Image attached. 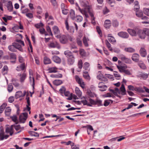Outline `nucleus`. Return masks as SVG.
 Segmentation results:
<instances>
[{
  "label": "nucleus",
  "instance_id": "052dcab7",
  "mask_svg": "<svg viewBox=\"0 0 149 149\" xmlns=\"http://www.w3.org/2000/svg\"><path fill=\"white\" fill-rule=\"evenodd\" d=\"M83 42L86 47H88V44L87 42V39L86 37H84L83 39Z\"/></svg>",
  "mask_w": 149,
  "mask_h": 149
},
{
  "label": "nucleus",
  "instance_id": "13d9d810",
  "mask_svg": "<svg viewBox=\"0 0 149 149\" xmlns=\"http://www.w3.org/2000/svg\"><path fill=\"white\" fill-rule=\"evenodd\" d=\"M50 2L53 6L55 7H57V3L56 0H50Z\"/></svg>",
  "mask_w": 149,
  "mask_h": 149
},
{
  "label": "nucleus",
  "instance_id": "7c9ffc66",
  "mask_svg": "<svg viewBox=\"0 0 149 149\" xmlns=\"http://www.w3.org/2000/svg\"><path fill=\"white\" fill-rule=\"evenodd\" d=\"M11 109L9 107L6 108L5 111V115L6 116H8L10 114Z\"/></svg>",
  "mask_w": 149,
  "mask_h": 149
},
{
  "label": "nucleus",
  "instance_id": "f03ea898",
  "mask_svg": "<svg viewBox=\"0 0 149 149\" xmlns=\"http://www.w3.org/2000/svg\"><path fill=\"white\" fill-rule=\"evenodd\" d=\"M74 79L76 82L82 88H84L85 86L84 83L82 78H80L78 75H76L74 76Z\"/></svg>",
  "mask_w": 149,
  "mask_h": 149
},
{
  "label": "nucleus",
  "instance_id": "de8ad7c7",
  "mask_svg": "<svg viewBox=\"0 0 149 149\" xmlns=\"http://www.w3.org/2000/svg\"><path fill=\"white\" fill-rule=\"evenodd\" d=\"M84 100H81L82 103L84 105H87L88 106L91 107L92 105L89 103H88L87 101L85 99Z\"/></svg>",
  "mask_w": 149,
  "mask_h": 149
},
{
  "label": "nucleus",
  "instance_id": "680f3d73",
  "mask_svg": "<svg viewBox=\"0 0 149 149\" xmlns=\"http://www.w3.org/2000/svg\"><path fill=\"white\" fill-rule=\"evenodd\" d=\"M46 30L47 32L49 33V35L52 36L53 34L49 26H46Z\"/></svg>",
  "mask_w": 149,
  "mask_h": 149
},
{
  "label": "nucleus",
  "instance_id": "0eeeda50",
  "mask_svg": "<svg viewBox=\"0 0 149 149\" xmlns=\"http://www.w3.org/2000/svg\"><path fill=\"white\" fill-rule=\"evenodd\" d=\"M136 15L137 17L141 18L142 19H146L148 17L146 16H143V12L141 10H139L136 12Z\"/></svg>",
  "mask_w": 149,
  "mask_h": 149
},
{
  "label": "nucleus",
  "instance_id": "09e8293b",
  "mask_svg": "<svg viewBox=\"0 0 149 149\" xmlns=\"http://www.w3.org/2000/svg\"><path fill=\"white\" fill-rule=\"evenodd\" d=\"M105 42L106 45L109 50L111 51H112V49L111 47V45L108 42L107 40H105Z\"/></svg>",
  "mask_w": 149,
  "mask_h": 149
},
{
  "label": "nucleus",
  "instance_id": "338daca9",
  "mask_svg": "<svg viewBox=\"0 0 149 149\" xmlns=\"http://www.w3.org/2000/svg\"><path fill=\"white\" fill-rule=\"evenodd\" d=\"M143 11L144 14L149 16V8H144L143 9Z\"/></svg>",
  "mask_w": 149,
  "mask_h": 149
},
{
  "label": "nucleus",
  "instance_id": "774afa93",
  "mask_svg": "<svg viewBox=\"0 0 149 149\" xmlns=\"http://www.w3.org/2000/svg\"><path fill=\"white\" fill-rule=\"evenodd\" d=\"M144 31L145 33V35L149 37V29L147 28H144Z\"/></svg>",
  "mask_w": 149,
  "mask_h": 149
},
{
  "label": "nucleus",
  "instance_id": "a878e982",
  "mask_svg": "<svg viewBox=\"0 0 149 149\" xmlns=\"http://www.w3.org/2000/svg\"><path fill=\"white\" fill-rule=\"evenodd\" d=\"M53 31L55 34H58L60 33V31L58 27L56 26H54L53 27Z\"/></svg>",
  "mask_w": 149,
  "mask_h": 149
},
{
  "label": "nucleus",
  "instance_id": "c9c22d12",
  "mask_svg": "<svg viewBox=\"0 0 149 149\" xmlns=\"http://www.w3.org/2000/svg\"><path fill=\"white\" fill-rule=\"evenodd\" d=\"M124 50L125 52L129 53H132L134 52L135 51V49H134L131 47L125 48L124 49Z\"/></svg>",
  "mask_w": 149,
  "mask_h": 149
},
{
  "label": "nucleus",
  "instance_id": "aec40b11",
  "mask_svg": "<svg viewBox=\"0 0 149 149\" xmlns=\"http://www.w3.org/2000/svg\"><path fill=\"white\" fill-rule=\"evenodd\" d=\"M111 22L110 20L106 19L105 21L104 26L106 29L109 28L111 26Z\"/></svg>",
  "mask_w": 149,
  "mask_h": 149
},
{
  "label": "nucleus",
  "instance_id": "423d86ee",
  "mask_svg": "<svg viewBox=\"0 0 149 149\" xmlns=\"http://www.w3.org/2000/svg\"><path fill=\"white\" fill-rule=\"evenodd\" d=\"M80 2L81 6L86 8L87 9L91 8L88 2L86 0H80Z\"/></svg>",
  "mask_w": 149,
  "mask_h": 149
},
{
  "label": "nucleus",
  "instance_id": "6e6552de",
  "mask_svg": "<svg viewBox=\"0 0 149 149\" xmlns=\"http://www.w3.org/2000/svg\"><path fill=\"white\" fill-rule=\"evenodd\" d=\"M98 87L100 88L99 90L102 91H106L107 88L104 83L102 82H100L99 83Z\"/></svg>",
  "mask_w": 149,
  "mask_h": 149
},
{
  "label": "nucleus",
  "instance_id": "f257e3e1",
  "mask_svg": "<svg viewBox=\"0 0 149 149\" xmlns=\"http://www.w3.org/2000/svg\"><path fill=\"white\" fill-rule=\"evenodd\" d=\"M65 54L68 58V63L69 65H72L75 61V58L72 54V52L69 51H66L64 52Z\"/></svg>",
  "mask_w": 149,
  "mask_h": 149
},
{
  "label": "nucleus",
  "instance_id": "473e14b6",
  "mask_svg": "<svg viewBox=\"0 0 149 149\" xmlns=\"http://www.w3.org/2000/svg\"><path fill=\"white\" fill-rule=\"evenodd\" d=\"M14 44L16 49H18L20 51H22V49L21 47V45L17 42L14 43Z\"/></svg>",
  "mask_w": 149,
  "mask_h": 149
},
{
  "label": "nucleus",
  "instance_id": "a211bd4d",
  "mask_svg": "<svg viewBox=\"0 0 149 149\" xmlns=\"http://www.w3.org/2000/svg\"><path fill=\"white\" fill-rule=\"evenodd\" d=\"M25 69V63H24L21 64L19 66H17L16 70L18 71H20L21 70H24Z\"/></svg>",
  "mask_w": 149,
  "mask_h": 149
},
{
  "label": "nucleus",
  "instance_id": "4d7b16f0",
  "mask_svg": "<svg viewBox=\"0 0 149 149\" xmlns=\"http://www.w3.org/2000/svg\"><path fill=\"white\" fill-rule=\"evenodd\" d=\"M43 26V23L42 22L36 24L35 25V26L38 29L40 28Z\"/></svg>",
  "mask_w": 149,
  "mask_h": 149
},
{
  "label": "nucleus",
  "instance_id": "a19ab883",
  "mask_svg": "<svg viewBox=\"0 0 149 149\" xmlns=\"http://www.w3.org/2000/svg\"><path fill=\"white\" fill-rule=\"evenodd\" d=\"M12 17L11 16H5L3 17L2 19L5 22H7L8 20H10L12 19Z\"/></svg>",
  "mask_w": 149,
  "mask_h": 149
},
{
  "label": "nucleus",
  "instance_id": "37998d69",
  "mask_svg": "<svg viewBox=\"0 0 149 149\" xmlns=\"http://www.w3.org/2000/svg\"><path fill=\"white\" fill-rule=\"evenodd\" d=\"M29 80L30 82L31 83H32V85L33 88L35 85V79L34 78L33 76L31 77V76H30Z\"/></svg>",
  "mask_w": 149,
  "mask_h": 149
},
{
  "label": "nucleus",
  "instance_id": "39448f33",
  "mask_svg": "<svg viewBox=\"0 0 149 149\" xmlns=\"http://www.w3.org/2000/svg\"><path fill=\"white\" fill-rule=\"evenodd\" d=\"M49 47L50 48H57L58 49L60 48L59 44L56 41H53L51 42L48 45Z\"/></svg>",
  "mask_w": 149,
  "mask_h": 149
},
{
  "label": "nucleus",
  "instance_id": "6e6d98bb",
  "mask_svg": "<svg viewBox=\"0 0 149 149\" xmlns=\"http://www.w3.org/2000/svg\"><path fill=\"white\" fill-rule=\"evenodd\" d=\"M13 89V87L11 84H9L8 85V90L9 92L10 93L12 92Z\"/></svg>",
  "mask_w": 149,
  "mask_h": 149
},
{
  "label": "nucleus",
  "instance_id": "5fc2aeb1",
  "mask_svg": "<svg viewBox=\"0 0 149 149\" xmlns=\"http://www.w3.org/2000/svg\"><path fill=\"white\" fill-rule=\"evenodd\" d=\"M88 12L90 16L91 17L92 19L93 18L94 19V15L93 13V11L91 10V8L88 9Z\"/></svg>",
  "mask_w": 149,
  "mask_h": 149
},
{
  "label": "nucleus",
  "instance_id": "864d4df0",
  "mask_svg": "<svg viewBox=\"0 0 149 149\" xmlns=\"http://www.w3.org/2000/svg\"><path fill=\"white\" fill-rule=\"evenodd\" d=\"M112 24L114 26L116 27L118 26L119 23L117 20L113 19L112 20Z\"/></svg>",
  "mask_w": 149,
  "mask_h": 149
},
{
  "label": "nucleus",
  "instance_id": "bf43d9fd",
  "mask_svg": "<svg viewBox=\"0 0 149 149\" xmlns=\"http://www.w3.org/2000/svg\"><path fill=\"white\" fill-rule=\"evenodd\" d=\"M37 13L38 14H40L42 12V10L41 7L38 6L37 7Z\"/></svg>",
  "mask_w": 149,
  "mask_h": 149
},
{
  "label": "nucleus",
  "instance_id": "cd10ccee",
  "mask_svg": "<svg viewBox=\"0 0 149 149\" xmlns=\"http://www.w3.org/2000/svg\"><path fill=\"white\" fill-rule=\"evenodd\" d=\"M10 58L11 59L13 60V61H11V62L12 63H15V62L16 58V56L15 54L14 53H12L10 54Z\"/></svg>",
  "mask_w": 149,
  "mask_h": 149
},
{
  "label": "nucleus",
  "instance_id": "20e7f679",
  "mask_svg": "<svg viewBox=\"0 0 149 149\" xmlns=\"http://www.w3.org/2000/svg\"><path fill=\"white\" fill-rule=\"evenodd\" d=\"M56 37L58 38H59L60 42L62 44H65L67 42V38L66 36L65 35H62L61 36L58 35Z\"/></svg>",
  "mask_w": 149,
  "mask_h": 149
},
{
  "label": "nucleus",
  "instance_id": "69168bd1",
  "mask_svg": "<svg viewBox=\"0 0 149 149\" xmlns=\"http://www.w3.org/2000/svg\"><path fill=\"white\" fill-rule=\"evenodd\" d=\"M66 91L65 88L64 86H63L62 87L59 89V92L62 94L64 93L65 91Z\"/></svg>",
  "mask_w": 149,
  "mask_h": 149
},
{
  "label": "nucleus",
  "instance_id": "c85d7f7f",
  "mask_svg": "<svg viewBox=\"0 0 149 149\" xmlns=\"http://www.w3.org/2000/svg\"><path fill=\"white\" fill-rule=\"evenodd\" d=\"M44 63L45 64H48L51 63V61L49 58L45 57L44 58Z\"/></svg>",
  "mask_w": 149,
  "mask_h": 149
},
{
  "label": "nucleus",
  "instance_id": "58836bf2",
  "mask_svg": "<svg viewBox=\"0 0 149 149\" xmlns=\"http://www.w3.org/2000/svg\"><path fill=\"white\" fill-rule=\"evenodd\" d=\"M29 134L31 136L38 137L39 136V134L37 132L33 131H30L29 132Z\"/></svg>",
  "mask_w": 149,
  "mask_h": 149
},
{
  "label": "nucleus",
  "instance_id": "0e129e2a",
  "mask_svg": "<svg viewBox=\"0 0 149 149\" xmlns=\"http://www.w3.org/2000/svg\"><path fill=\"white\" fill-rule=\"evenodd\" d=\"M82 62L81 60H79L78 63V66L80 70L81 69L82 67Z\"/></svg>",
  "mask_w": 149,
  "mask_h": 149
},
{
  "label": "nucleus",
  "instance_id": "bb28decb",
  "mask_svg": "<svg viewBox=\"0 0 149 149\" xmlns=\"http://www.w3.org/2000/svg\"><path fill=\"white\" fill-rule=\"evenodd\" d=\"M138 65L142 69H146V66L144 63L142 61H139L138 63Z\"/></svg>",
  "mask_w": 149,
  "mask_h": 149
},
{
  "label": "nucleus",
  "instance_id": "c756f323",
  "mask_svg": "<svg viewBox=\"0 0 149 149\" xmlns=\"http://www.w3.org/2000/svg\"><path fill=\"white\" fill-rule=\"evenodd\" d=\"M120 90L121 92V93L122 95H124L126 94V90L125 86L123 84L121 85V86L120 88Z\"/></svg>",
  "mask_w": 149,
  "mask_h": 149
},
{
  "label": "nucleus",
  "instance_id": "5701e85b",
  "mask_svg": "<svg viewBox=\"0 0 149 149\" xmlns=\"http://www.w3.org/2000/svg\"><path fill=\"white\" fill-rule=\"evenodd\" d=\"M140 54L143 57H145L147 53L146 50L143 48H141L140 50Z\"/></svg>",
  "mask_w": 149,
  "mask_h": 149
},
{
  "label": "nucleus",
  "instance_id": "2f4dec72",
  "mask_svg": "<svg viewBox=\"0 0 149 149\" xmlns=\"http://www.w3.org/2000/svg\"><path fill=\"white\" fill-rule=\"evenodd\" d=\"M13 125H14V127L15 128V130L16 131H17L20 129H21V130L18 132V133H19L22 130H23L24 129V127H21L20 125H15V124Z\"/></svg>",
  "mask_w": 149,
  "mask_h": 149
},
{
  "label": "nucleus",
  "instance_id": "72a5a7b5",
  "mask_svg": "<svg viewBox=\"0 0 149 149\" xmlns=\"http://www.w3.org/2000/svg\"><path fill=\"white\" fill-rule=\"evenodd\" d=\"M8 49L9 50L13 52H15L16 51V49L14 45V43H13L12 45H10L8 46Z\"/></svg>",
  "mask_w": 149,
  "mask_h": 149
},
{
  "label": "nucleus",
  "instance_id": "2eb2a0df",
  "mask_svg": "<svg viewBox=\"0 0 149 149\" xmlns=\"http://www.w3.org/2000/svg\"><path fill=\"white\" fill-rule=\"evenodd\" d=\"M138 29H135V30L128 29L127 31L130 35L132 36H136L137 35V33Z\"/></svg>",
  "mask_w": 149,
  "mask_h": 149
},
{
  "label": "nucleus",
  "instance_id": "e2e57ef3",
  "mask_svg": "<svg viewBox=\"0 0 149 149\" xmlns=\"http://www.w3.org/2000/svg\"><path fill=\"white\" fill-rule=\"evenodd\" d=\"M90 65L89 63L85 62L84 63V68L86 70H87L89 66Z\"/></svg>",
  "mask_w": 149,
  "mask_h": 149
},
{
  "label": "nucleus",
  "instance_id": "a18cd8bd",
  "mask_svg": "<svg viewBox=\"0 0 149 149\" xmlns=\"http://www.w3.org/2000/svg\"><path fill=\"white\" fill-rule=\"evenodd\" d=\"M95 105H96L99 107L102 106L103 104H102V101L99 99H97L95 101Z\"/></svg>",
  "mask_w": 149,
  "mask_h": 149
},
{
  "label": "nucleus",
  "instance_id": "f704fd0d",
  "mask_svg": "<svg viewBox=\"0 0 149 149\" xmlns=\"http://www.w3.org/2000/svg\"><path fill=\"white\" fill-rule=\"evenodd\" d=\"M70 17L73 20H75V15L74 11L73 10H71L70 11Z\"/></svg>",
  "mask_w": 149,
  "mask_h": 149
},
{
  "label": "nucleus",
  "instance_id": "f3484780",
  "mask_svg": "<svg viewBox=\"0 0 149 149\" xmlns=\"http://www.w3.org/2000/svg\"><path fill=\"white\" fill-rule=\"evenodd\" d=\"M76 8L77 10H79L81 13L83 15H84L86 17H88V15L87 13V12L84 9H81L79 6L77 7H76Z\"/></svg>",
  "mask_w": 149,
  "mask_h": 149
},
{
  "label": "nucleus",
  "instance_id": "ea45409f",
  "mask_svg": "<svg viewBox=\"0 0 149 149\" xmlns=\"http://www.w3.org/2000/svg\"><path fill=\"white\" fill-rule=\"evenodd\" d=\"M62 83V81L61 80H54L53 82L54 84L56 86L59 85L61 84Z\"/></svg>",
  "mask_w": 149,
  "mask_h": 149
},
{
  "label": "nucleus",
  "instance_id": "c03bdc74",
  "mask_svg": "<svg viewBox=\"0 0 149 149\" xmlns=\"http://www.w3.org/2000/svg\"><path fill=\"white\" fill-rule=\"evenodd\" d=\"M83 19V17L79 15H77L75 19V20L78 22H81Z\"/></svg>",
  "mask_w": 149,
  "mask_h": 149
},
{
  "label": "nucleus",
  "instance_id": "8fccbe9b",
  "mask_svg": "<svg viewBox=\"0 0 149 149\" xmlns=\"http://www.w3.org/2000/svg\"><path fill=\"white\" fill-rule=\"evenodd\" d=\"M12 81L13 84L15 86L17 87L19 86V84L17 81V79H12Z\"/></svg>",
  "mask_w": 149,
  "mask_h": 149
},
{
  "label": "nucleus",
  "instance_id": "49530a36",
  "mask_svg": "<svg viewBox=\"0 0 149 149\" xmlns=\"http://www.w3.org/2000/svg\"><path fill=\"white\" fill-rule=\"evenodd\" d=\"M108 37H111L110 38H109L108 39L109 41L110 42H111L112 43H114L116 42V40L112 36H109V35H108Z\"/></svg>",
  "mask_w": 149,
  "mask_h": 149
},
{
  "label": "nucleus",
  "instance_id": "e433bc0d",
  "mask_svg": "<svg viewBox=\"0 0 149 149\" xmlns=\"http://www.w3.org/2000/svg\"><path fill=\"white\" fill-rule=\"evenodd\" d=\"M83 76L86 79L89 80L90 79V77L88 74L87 72H84Z\"/></svg>",
  "mask_w": 149,
  "mask_h": 149
},
{
  "label": "nucleus",
  "instance_id": "dca6fc26",
  "mask_svg": "<svg viewBox=\"0 0 149 149\" xmlns=\"http://www.w3.org/2000/svg\"><path fill=\"white\" fill-rule=\"evenodd\" d=\"M18 75L20 77L19 80L21 83H23L27 75L26 73L24 72L22 74H19Z\"/></svg>",
  "mask_w": 149,
  "mask_h": 149
},
{
  "label": "nucleus",
  "instance_id": "b1692460",
  "mask_svg": "<svg viewBox=\"0 0 149 149\" xmlns=\"http://www.w3.org/2000/svg\"><path fill=\"white\" fill-rule=\"evenodd\" d=\"M75 92L76 94L79 97H81L82 92L78 87L75 88Z\"/></svg>",
  "mask_w": 149,
  "mask_h": 149
},
{
  "label": "nucleus",
  "instance_id": "393cba45",
  "mask_svg": "<svg viewBox=\"0 0 149 149\" xmlns=\"http://www.w3.org/2000/svg\"><path fill=\"white\" fill-rule=\"evenodd\" d=\"M97 79L103 81V79H104V77H103V74L101 73V72L100 71H99L97 73Z\"/></svg>",
  "mask_w": 149,
  "mask_h": 149
},
{
  "label": "nucleus",
  "instance_id": "9d476101",
  "mask_svg": "<svg viewBox=\"0 0 149 149\" xmlns=\"http://www.w3.org/2000/svg\"><path fill=\"white\" fill-rule=\"evenodd\" d=\"M26 93V92L25 91H24L23 93L21 91H19L17 92L15 95V98L17 99L20 97H23L25 96Z\"/></svg>",
  "mask_w": 149,
  "mask_h": 149
},
{
  "label": "nucleus",
  "instance_id": "f8f14e48",
  "mask_svg": "<svg viewBox=\"0 0 149 149\" xmlns=\"http://www.w3.org/2000/svg\"><path fill=\"white\" fill-rule=\"evenodd\" d=\"M118 35L120 37L125 39H126L128 38L129 34L126 32L121 31L118 33Z\"/></svg>",
  "mask_w": 149,
  "mask_h": 149
},
{
  "label": "nucleus",
  "instance_id": "4be33fe9",
  "mask_svg": "<svg viewBox=\"0 0 149 149\" xmlns=\"http://www.w3.org/2000/svg\"><path fill=\"white\" fill-rule=\"evenodd\" d=\"M139 55L137 54H133L132 57V59L133 61L135 62H137L139 61Z\"/></svg>",
  "mask_w": 149,
  "mask_h": 149
},
{
  "label": "nucleus",
  "instance_id": "4c0bfd02",
  "mask_svg": "<svg viewBox=\"0 0 149 149\" xmlns=\"http://www.w3.org/2000/svg\"><path fill=\"white\" fill-rule=\"evenodd\" d=\"M12 120L14 122H15V124H17L18 123V120H17V117L16 115H14L13 116L10 117Z\"/></svg>",
  "mask_w": 149,
  "mask_h": 149
},
{
  "label": "nucleus",
  "instance_id": "603ef678",
  "mask_svg": "<svg viewBox=\"0 0 149 149\" xmlns=\"http://www.w3.org/2000/svg\"><path fill=\"white\" fill-rule=\"evenodd\" d=\"M114 73H113V75L115 77H116V79H119L121 77L120 75L118 73V72L116 71L114 72Z\"/></svg>",
  "mask_w": 149,
  "mask_h": 149
},
{
  "label": "nucleus",
  "instance_id": "412c9836",
  "mask_svg": "<svg viewBox=\"0 0 149 149\" xmlns=\"http://www.w3.org/2000/svg\"><path fill=\"white\" fill-rule=\"evenodd\" d=\"M52 60L57 63H60L61 61V58L58 56H54L52 57Z\"/></svg>",
  "mask_w": 149,
  "mask_h": 149
},
{
  "label": "nucleus",
  "instance_id": "9b49d317",
  "mask_svg": "<svg viewBox=\"0 0 149 149\" xmlns=\"http://www.w3.org/2000/svg\"><path fill=\"white\" fill-rule=\"evenodd\" d=\"M138 77L140 78L141 79L145 80L148 77V74L147 73H145L142 72H140L136 75Z\"/></svg>",
  "mask_w": 149,
  "mask_h": 149
},
{
  "label": "nucleus",
  "instance_id": "ddd939ff",
  "mask_svg": "<svg viewBox=\"0 0 149 149\" xmlns=\"http://www.w3.org/2000/svg\"><path fill=\"white\" fill-rule=\"evenodd\" d=\"M5 6H6L7 10L10 12L12 11L13 9V7L12 5V2L10 1H8L6 3H5Z\"/></svg>",
  "mask_w": 149,
  "mask_h": 149
},
{
  "label": "nucleus",
  "instance_id": "4468645a",
  "mask_svg": "<svg viewBox=\"0 0 149 149\" xmlns=\"http://www.w3.org/2000/svg\"><path fill=\"white\" fill-rule=\"evenodd\" d=\"M14 125H11L10 127H6V133H9L10 136H12L13 133Z\"/></svg>",
  "mask_w": 149,
  "mask_h": 149
},
{
  "label": "nucleus",
  "instance_id": "1a4fd4ad",
  "mask_svg": "<svg viewBox=\"0 0 149 149\" xmlns=\"http://www.w3.org/2000/svg\"><path fill=\"white\" fill-rule=\"evenodd\" d=\"M137 35L139 37L142 39H144L146 37V35L145 32L144 31V29L143 30H138Z\"/></svg>",
  "mask_w": 149,
  "mask_h": 149
},
{
  "label": "nucleus",
  "instance_id": "6ab92c4d",
  "mask_svg": "<svg viewBox=\"0 0 149 149\" xmlns=\"http://www.w3.org/2000/svg\"><path fill=\"white\" fill-rule=\"evenodd\" d=\"M58 68L56 67L49 68L47 70L49 73H56L58 72Z\"/></svg>",
  "mask_w": 149,
  "mask_h": 149
},
{
  "label": "nucleus",
  "instance_id": "79ce46f5",
  "mask_svg": "<svg viewBox=\"0 0 149 149\" xmlns=\"http://www.w3.org/2000/svg\"><path fill=\"white\" fill-rule=\"evenodd\" d=\"M50 76L52 78H60L62 77V75L61 74L58 73L56 74H52Z\"/></svg>",
  "mask_w": 149,
  "mask_h": 149
},
{
  "label": "nucleus",
  "instance_id": "7ed1b4c3",
  "mask_svg": "<svg viewBox=\"0 0 149 149\" xmlns=\"http://www.w3.org/2000/svg\"><path fill=\"white\" fill-rule=\"evenodd\" d=\"M28 116V113H23L21 114L19 117V120L20 123H24Z\"/></svg>",
  "mask_w": 149,
  "mask_h": 149
},
{
  "label": "nucleus",
  "instance_id": "3c124183",
  "mask_svg": "<svg viewBox=\"0 0 149 149\" xmlns=\"http://www.w3.org/2000/svg\"><path fill=\"white\" fill-rule=\"evenodd\" d=\"M135 91L140 93H143L144 92V91L141 87H135Z\"/></svg>",
  "mask_w": 149,
  "mask_h": 149
}]
</instances>
